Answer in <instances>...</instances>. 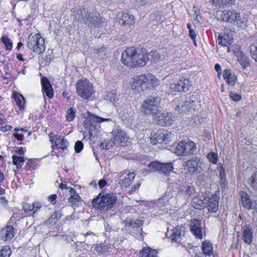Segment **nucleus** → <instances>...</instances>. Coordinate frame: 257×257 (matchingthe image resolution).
I'll list each match as a JSON object with an SVG mask.
<instances>
[{
	"label": "nucleus",
	"instance_id": "6ab92c4d",
	"mask_svg": "<svg viewBox=\"0 0 257 257\" xmlns=\"http://www.w3.org/2000/svg\"><path fill=\"white\" fill-rule=\"evenodd\" d=\"M87 21H84V24L88 27L94 26V27H99L102 23V20L99 16L96 14L94 15L91 13L90 10L89 11V16H87Z\"/></svg>",
	"mask_w": 257,
	"mask_h": 257
},
{
	"label": "nucleus",
	"instance_id": "37998d69",
	"mask_svg": "<svg viewBox=\"0 0 257 257\" xmlns=\"http://www.w3.org/2000/svg\"><path fill=\"white\" fill-rule=\"evenodd\" d=\"M1 41L5 45L6 50H11L13 47V43L7 36H3L1 38Z\"/></svg>",
	"mask_w": 257,
	"mask_h": 257
},
{
	"label": "nucleus",
	"instance_id": "f03ea898",
	"mask_svg": "<svg viewBox=\"0 0 257 257\" xmlns=\"http://www.w3.org/2000/svg\"><path fill=\"white\" fill-rule=\"evenodd\" d=\"M117 199V197L113 193H99L92 200L91 204L96 209L105 211L112 208Z\"/></svg>",
	"mask_w": 257,
	"mask_h": 257
},
{
	"label": "nucleus",
	"instance_id": "b1692460",
	"mask_svg": "<svg viewBox=\"0 0 257 257\" xmlns=\"http://www.w3.org/2000/svg\"><path fill=\"white\" fill-rule=\"evenodd\" d=\"M69 191L70 194V196L68 198L69 205L71 206H78L79 202L82 201L80 196L76 193V190L73 188H70Z\"/></svg>",
	"mask_w": 257,
	"mask_h": 257
},
{
	"label": "nucleus",
	"instance_id": "7ed1b4c3",
	"mask_svg": "<svg viewBox=\"0 0 257 257\" xmlns=\"http://www.w3.org/2000/svg\"><path fill=\"white\" fill-rule=\"evenodd\" d=\"M161 100L159 96H148L142 103L140 108L141 111L146 115L157 114L161 108Z\"/></svg>",
	"mask_w": 257,
	"mask_h": 257
},
{
	"label": "nucleus",
	"instance_id": "4c0bfd02",
	"mask_svg": "<svg viewBox=\"0 0 257 257\" xmlns=\"http://www.w3.org/2000/svg\"><path fill=\"white\" fill-rule=\"evenodd\" d=\"M94 56L99 59H103L107 57V50L105 47H101L99 49H94Z\"/></svg>",
	"mask_w": 257,
	"mask_h": 257
},
{
	"label": "nucleus",
	"instance_id": "a211bd4d",
	"mask_svg": "<svg viewBox=\"0 0 257 257\" xmlns=\"http://www.w3.org/2000/svg\"><path fill=\"white\" fill-rule=\"evenodd\" d=\"M15 233L13 226L8 225L1 231L2 239L5 241L10 240L14 237Z\"/></svg>",
	"mask_w": 257,
	"mask_h": 257
},
{
	"label": "nucleus",
	"instance_id": "5fc2aeb1",
	"mask_svg": "<svg viewBox=\"0 0 257 257\" xmlns=\"http://www.w3.org/2000/svg\"><path fill=\"white\" fill-rule=\"evenodd\" d=\"M83 148V144L81 141H77L74 146V149L76 153H80Z\"/></svg>",
	"mask_w": 257,
	"mask_h": 257
},
{
	"label": "nucleus",
	"instance_id": "f257e3e1",
	"mask_svg": "<svg viewBox=\"0 0 257 257\" xmlns=\"http://www.w3.org/2000/svg\"><path fill=\"white\" fill-rule=\"evenodd\" d=\"M149 59L141 50H136L131 47L127 48L121 55L122 62L132 68L145 65Z\"/></svg>",
	"mask_w": 257,
	"mask_h": 257
},
{
	"label": "nucleus",
	"instance_id": "20e7f679",
	"mask_svg": "<svg viewBox=\"0 0 257 257\" xmlns=\"http://www.w3.org/2000/svg\"><path fill=\"white\" fill-rule=\"evenodd\" d=\"M76 93L81 98L89 99L95 91L92 84L87 79H80L76 83Z\"/></svg>",
	"mask_w": 257,
	"mask_h": 257
},
{
	"label": "nucleus",
	"instance_id": "49530a36",
	"mask_svg": "<svg viewBox=\"0 0 257 257\" xmlns=\"http://www.w3.org/2000/svg\"><path fill=\"white\" fill-rule=\"evenodd\" d=\"M234 23H235L239 27L244 28L246 26V19L245 18H241L240 13H239V16L237 17L236 20H235Z\"/></svg>",
	"mask_w": 257,
	"mask_h": 257
},
{
	"label": "nucleus",
	"instance_id": "bf43d9fd",
	"mask_svg": "<svg viewBox=\"0 0 257 257\" xmlns=\"http://www.w3.org/2000/svg\"><path fill=\"white\" fill-rule=\"evenodd\" d=\"M222 7H229L234 4L236 0H222Z\"/></svg>",
	"mask_w": 257,
	"mask_h": 257
},
{
	"label": "nucleus",
	"instance_id": "69168bd1",
	"mask_svg": "<svg viewBox=\"0 0 257 257\" xmlns=\"http://www.w3.org/2000/svg\"><path fill=\"white\" fill-rule=\"evenodd\" d=\"M210 2L216 7L219 8L222 7L223 2L222 0H210Z\"/></svg>",
	"mask_w": 257,
	"mask_h": 257
},
{
	"label": "nucleus",
	"instance_id": "bb28decb",
	"mask_svg": "<svg viewBox=\"0 0 257 257\" xmlns=\"http://www.w3.org/2000/svg\"><path fill=\"white\" fill-rule=\"evenodd\" d=\"M197 103L193 98L186 97L185 100L183 101V104L182 105L183 110H184V112H186L191 109L195 110L196 107Z\"/></svg>",
	"mask_w": 257,
	"mask_h": 257
},
{
	"label": "nucleus",
	"instance_id": "58836bf2",
	"mask_svg": "<svg viewBox=\"0 0 257 257\" xmlns=\"http://www.w3.org/2000/svg\"><path fill=\"white\" fill-rule=\"evenodd\" d=\"M13 97L20 109L21 110L24 108L25 98L21 94H13Z\"/></svg>",
	"mask_w": 257,
	"mask_h": 257
},
{
	"label": "nucleus",
	"instance_id": "4468645a",
	"mask_svg": "<svg viewBox=\"0 0 257 257\" xmlns=\"http://www.w3.org/2000/svg\"><path fill=\"white\" fill-rule=\"evenodd\" d=\"M117 19L119 24L123 27H129L135 23V18L133 15L127 13L118 14Z\"/></svg>",
	"mask_w": 257,
	"mask_h": 257
},
{
	"label": "nucleus",
	"instance_id": "dca6fc26",
	"mask_svg": "<svg viewBox=\"0 0 257 257\" xmlns=\"http://www.w3.org/2000/svg\"><path fill=\"white\" fill-rule=\"evenodd\" d=\"M239 16V13L236 11L224 10L221 15V19L224 22L234 23Z\"/></svg>",
	"mask_w": 257,
	"mask_h": 257
},
{
	"label": "nucleus",
	"instance_id": "6e6d98bb",
	"mask_svg": "<svg viewBox=\"0 0 257 257\" xmlns=\"http://www.w3.org/2000/svg\"><path fill=\"white\" fill-rule=\"evenodd\" d=\"M170 197H169L168 195H167V193H166L165 195H163L159 199V203L158 204L160 205V206H163L165 204V201H168Z\"/></svg>",
	"mask_w": 257,
	"mask_h": 257
},
{
	"label": "nucleus",
	"instance_id": "603ef678",
	"mask_svg": "<svg viewBox=\"0 0 257 257\" xmlns=\"http://www.w3.org/2000/svg\"><path fill=\"white\" fill-rule=\"evenodd\" d=\"M249 182L252 187L255 190H257V173H254L249 178Z\"/></svg>",
	"mask_w": 257,
	"mask_h": 257
},
{
	"label": "nucleus",
	"instance_id": "13d9d810",
	"mask_svg": "<svg viewBox=\"0 0 257 257\" xmlns=\"http://www.w3.org/2000/svg\"><path fill=\"white\" fill-rule=\"evenodd\" d=\"M164 143L165 144H168L169 142H170L172 140V134L170 132H165L164 131Z\"/></svg>",
	"mask_w": 257,
	"mask_h": 257
},
{
	"label": "nucleus",
	"instance_id": "de8ad7c7",
	"mask_svg": "<svg viewBox=\"0 0 257 257\" xmlns=\"http://www.w3.org/2000/svg\"><path fill=\"white\" fill-rule=\"evenodd\" d=\"M68 146L69 143L65 138H62L61 140V142L59 143V145L57 143H55V146H56L58 149H60L61 150L66 149Z\"/></svg>",
	"mask_w": 257,
	"mask_h": 257
},
{
	"label": "nucleus",
	"instance_id": "09e8293b",
	"mask_svg": "<svg viewBox=\"0 0 257 257\" xmlns=\"http://www.w3.org/2000/svg\"><path fill=\"white\" fill-rule=\"evenodd\" d=\"M58 216V213L57 212H54L49 219L45 222V223L47 225H50L55 223L57 220Z\"/></svg>",
	"mask_w": 257,
	"mask_h": 257
},
{
	"label": "nucleus",
	"instance_id": "cd10ccee",
	"mask_svg": "<svg viewBox=\"0 0 257 257\" xmlns=\"http://www.w3.org/2000/svg\"><path fill=\"white\" fill-rule=\"evenodd\" d=\"M123 222L126 227H131L133 228L141 227L143 226L144 224L143 220L140 218H137L136 220H133L131 218L126 217Z\"/></svg>",
	"mask_w": 257,
	"mask_h": 257
},
{
	"label": "nucleus",
	"instance_id": "680f3d73",
	"mask_svg": "<svg viewBox=\"0 0 257 257\" xmlns=\"http://www.w3.org/2000/svg\"><path fill=\"white\" fill-rule=\"evenodd\" d=\"M148 56L152 57V58L155 61L159 59L161 57L159 53L156 51H151L148 54Z\"/></svg>",
	"mask_w": 257,
	"mask_h": 257
},
{
	"label": "nucleus",
	"instance_id": "a19ab883",
	"mask_svg": "<svg viewBox=\"0 0 257 257\" xmlns=\"http://www.w3.org/2000/svg\"><path fill=\"white\" fill-rule=\"evenodd\" d=\"M76 109L75 107H71L66 111V119L69 121H72L75 117Z\"/></svg>",
	"mask_w": 257,
	"mask_h": 257
},
{
	"label": "nucleus",
	"instance_id": "4d7b16f0",
	"mask_svg": "<svg viewBox=\"0 0 257 257\" xmlns=\"http://www.w3.org/2000/svg\"><path fill=\"white\" fill-rule=\"evenodd\" d=\"M229 96H230L231 99L233 101H235V102L239 101V100H241V99L242 98L241 95H240L238 94H237V93H233L232 91H231L230 92Z\"/></svg>",
	"mask_w": 257,
	"mask_h": 257
},
{
	"label": "nucleus",
	"instance_id": "e433bc0d",
	"mask_svg": "<svg viewBox=\"0 0 257 257\" xmlns=\"http://www.w3.org/2000/svg\"><path fill=\"white\" fill-rule=\"evenodd\" d=\"M164 131H162L161 130L158 131L156 134H154L152 136L151 139L152 140V142L154 144H157V143H164Z\"/></svg>",
	"mask_w": 257,
	"mask_h": 257
},
{
	"label": "nucleus",
	"instance_id": "1a4fd4ad",
	"mask_svg": "<svg viewBox=\"0 0 257 257\" xmlns=\"http://www.w3.org/2000/svg\"><path fill=\"white\" fill-rule=\"evenodd\" d=\"M114 144L124 146L128 139L126 132L122 130L119 126L115 127L112 131Z\"/></svg>",
	"mask_w": 257,
	"mask_h": 257
},
{
	"label": "nucleus",
	"instance_id": "c756f323",
	"mask_svg": "<svg viewBox=\"0 0 257 257\" xmlns=\"http://www.w3.org/2000/svg\"><path fill=\"white\" fill-rule=\"evenodd\" d=\"M89 10L87 8H83L78 10L75 18L77 19L78 21L80 23H84V21L87 20V16H89Z\"/></svg>",
	"mask_w": 257,
	"mask_h": 257
},
{
	"label": "nucleus",
	"instance_id": "774afa93",
	"mask_svg": "<svg viewBox=\"0 0 257 257\" xmlns=\"http://www.w3.org/2000/svg\"><path fill=\"white\" fill-rule=\"evenodd\" d=\"M57 198V195L56 194H52L48 197V200L52 204H54L56 202V199Z\"/></svg>",
	"mask_w": 257,
	"mask_h": 257
},
{
	"label": "nucleus",
	"instance_id": "393cba45",
	"mask_svg": "<svg viewBox=\"0 0 257 257\" xmlns=\"http://www.w3.org/2000/svg\"><path fill=\"white\" fill-rule=\"evenodd\" d=\"M218 44L223 46L228 47L233 42V39L231 35L228 34H220L218 38Z\"/></svg>",
	"mask_w": 257,
	"mask_h": 257
},
{
	"label": "nucleus",
	"instance_id": "ea45409f",
	"mask_svg": "<svg viewBox=\"0 0 257 257\" xmlns=\"http://www.w3.org/2000/svg\"><path fill=\"white\" fill-rule=\"evenodd\" d=\"M12 251L9 245L0 246V257H9Z\"/></svg>",
	"mask_w": 257,
	"mask_h": 257
},
{
	"label": "nucleus",
	"instance_id": "9d476101",
	"mask_svg": "<svg viewBox=\"0 0 257 257\" xmlns=\"http://www.w3.org/2000/svg\"><path fill=\"white\" fill-rule=\"evenodd\" d=\"M156 120L158 123L162 126H169L174 121V117L171 113L166 111L161 112L160 110L157 114Z\"/></svg>",
	"mask_w": 257,
	"mask_h": 257
},
{
	"label": "nucleus",
	"instance_id": "864d4df0",
	"mask_svg": "<svg viewBox=\"0 0 257 257\" xmlns=\"http://www.w3.org/2000/svg\"><path fill=\"white\" fill-rule=\"evenodd\" d=\"M23 210L26 213H28L33 210V205L26 202L22 203Z\"/></svg>",
	"mask_w": 257,
	"mask_h": 257
},
{
	"label": "nucleus",
	"instance_id": "8fccbe9b",
	"mask_svg": "<svg viewBox=\"0 0 257 257\" xmlns=\"http://www.w3.org/2000/svg\"><path fill=\"white\" fill-rule=\"evenodd\" d=\"M161 163L159 162H152L148 165V167L150 168V172L159 171L160 169V166Z\"/></svg>",
	"mask_w": 257,
	"mask_h": 257
},
{
	"label": "nucleus",
	"instance_id": "2f4dec72",
	"mask_svg": "<svg viewBox=\"0 0 257 257\" xmlns=\"http://www.w3.org/2000/svg\"><path fill=\"white\" fill-rule=\"evenodd\" d=\"M158 251L150 247L144 248L139 252L140 257H158Z\"/></svg>",
	"mask_w": 257,
	"mask_h": 257
},
{
	"label": "nucleus",
	"instance_id": "0eeeda50",
	"mask_svg": "<svg viewBox=\"0 0 257 257\" xmlns=\"http://www.w3.org/2000/svg\"><path fill=\"white\" fill-rule=\"evenodd\" d=\"M134 82L136 85L135 88H133V86H132L133 89H136L137 86H142L143 85H145L146 87L148 88L152 85H155L158 83L155 76L150 73L141 74L137 76L134 79Z\"/></svg>",
	"mask_w": 257,
	"mask_h": 257
},
{
	"label": "nucleus",
	"instance_id": "338daca9",
	"mask_svg": "<svg viewBox=\"0 0 257 257\" xmlns=\"http://www.w3.org/2000/svg\"><path fill=\"white\" fill-rule=\"evenodd\" d=\"M106 247L105 245L102 244H99L95 247V249L98 253H103L105 251Z\"/></svg>",
	"mask_w": 257,
	"mask_h": 257
},
{
	"label": "nucleus",
	"instance_id": "c85d7f7f",
	"mask_svg": "<svg viewBox=\"0 0 257 257\" xmlns=\"http://www.w3.org/2000/svg\"><path fill=\"white\" fill-rule=\"evenodd\" d=\"M120 98V95L117 94L115 91L109 92L106 95V99L112 102L115 107H119L121 101Z\"/></svg>",
	"mask_w": 257,
	"mask_h": 257
},
{
	"label": "nucleus",
	"instance_id": "ddd939ff",
	"mask_svg": "<svg viewBox=\"0 0 257 257\" xmlns=\"http://www.w3.org/2000/svg\"><path fill=\"white\" fill-rule=\"evenodd\" d=\"M201 221L197 219H193L190 222V230L196 238L202 239L203 237Z\"/></svg>",
	"mask_w": 257,
	"mask_h": 257
},
{
	"label": "nucleus",
	"instance_id": "39448f33",
	"mask_svg": "<svg viewBox=\"0 0 257 257\" xmlns=\"http://www.w3.org/2000/svg\"><path fill=\"white\" fill-rule=\"evenodd\" d=\"M27 45L33 52L38 54L43 53L46 49L44 39L39 33L35 34L31 33L29 35Z\"/></svg>",
	"mask_w": 257,
	"mask_h": 257
},
{
	"label": "nucleus",
	"instance_id": "7c9ffc66",
	"mask_svg": "<svg viewBox=\"0 0 257 257\" xmlns=\"http://www.w3.org/2000/svg\"><path fill=\"white\" fill-rule=\"evenodd\" d=\"M173 164L172 162L161 163L159 172L165 176H167L170 172L173 171Z\"/></svg>",
	"mask_w": 257,
	"mask_h": 257
},
{
	"label": "nucleus",
	"instance_id": "c03bdc74",
	"mask_svg": "<svg viewBox=\"0 0 257 257\" xmlns=\"http://www.w3.org/2000/svg\"><path fill=\"white\" fill-rule=\"evenodd\" d=\"M12 160L13 164L17 166V168H20L22 167L20 164L25 161V159L23 157H19L15 155H13Z\"/></svg>",
	"mask_w": 257,
	"mask_h": 257
},
{
	"label": "nucleus",
	"instance_id": "f704fd0d",
	"mask_svg": "<svg viewBox=\"0 0 257 257\" xmlns=\"http://www.w3.org/2000/svg\"><path fill=\"white\" fill-rule=\"evenodd\" d=\"M237 59L243 68H246L251 65V62L249 58L244 53L238 57Z\"/></svg>",
	"mask_w": 257,
	"mask_h": 257
},
{
	"label": "nucleus",
	"instance_id": "79ce46f5",
	"mask_svg": "<svg viewBox=\"0 0 257 257\" xmlns=\"http://www.w3.org/2000/svg\"><path fill=\"white\" fill-rule=\"evenodd\" d=\"M174 105H175V110L178 111L179 112H183L184 110H183L182 108V105L183 104V101L180 98H176L173 100Z\"/></svg>",
	"mask_w": 257,
	"mask_h": 257
},
{
	"label": "nucleus",
	"instance_id": "aec40b11",
	"mask_svg": "<svg viewBox=\"0 0 257 257\" xmlns=\"http://www.w3.org/2000/svg\"><path fill=\"white\" fill-rule=\"evenodd\" d=\"M178 188L179 192L182 193L183 196L186 199L194 197L195 195L196 191L193 186L186 184L185 185H180Z\"/></svg>",
	"mask_w": 257,
	"mask_h": 257
},
{
	"label": "nucleus",
	"instance_id": "423d86ee",
	"mask_svg": "<svg viewBox=\"0 0 257 257\" xmlns=\"http://www.w3.org/2000/svg\"><path fill=\"white\" fill-rule=\"evenodd\" d=\"M196 149V144L193 142L182 141L177 145L174 153L178 156H186L193 154Z\"/></svg>",
	"mask_w": 257,
	"mask_h": 257
},
{
	"label": "nucleus",
	"instance_id": "a18cd8bd",
	"mask_svg": "<svg viewBox=\"0 0 257 257\" xmlns=\"http://www.w3.org/2000/svg\"><path fill=\"white\" fill-rule=\"evenodd\" d=\"M207 158L210 162L213 164H216L218 159V154L213 152H210L207 155Z\"/></svg>",
	"mask_w": 257,
	"mask_h": 257
},
{
	"label": "nucleus",
	"instance_id": "c9c22d12",
	"mask_svg": "<svg viewBox=\"0 0 257 257\" xmlns=\"http://www.w3.org/2000/svg\"><path fill=\"white\" fill-rule=\"evenodd\" d=\"M206 198L201 200L198 198L194 197L192 201V204L195 209H201L202 208H204L206 207Z\"/></svg>",
	"mask_w": 257,
	"mask_h": 257
},
{
	"label": "nucleus",
	"instance_id": "2eb2a0df",
	"mask_svg": "<svg viewBox=\"0 0 257 257\" xmlns=\"http://www.w3.org/2000/svg\"><path fill=\"white\" fill-rule=\"evenodd\" d=\"M185 230V228L183 226H177L173 229L170 231L168 230L166 233V236L170 238L173 241H177L180 238L181 234Z\"/></svg>",
	"mask_w": 257,
	"mask_h": 257
},
{
	"label": "nucleus",
	"instance_id": "3c124183",
	"mask_svg": "<svg viewBox=\"0 0 257 257\" xmlns=\"http://www.w3.org/2000/svg\"><path fill=\"white\" fill-rule=\"evenodd\" d=\"M113 142H110L108 140H105L100 144V148L102 150H109L112 147Z\"/></svg>",
	"mask_w": 257,
	"mask_h": 257
},
{
	"label": "nucleus",
	"instance_id": "0e129e2a",
	"mask_svg": "<svg viewBox=\"0 0 257 257\" xmlns=\"http://www.w3.org/2000/svg\"><path fill=\"white\" fill-rule=\"evenodd\" d=\"M33 209H35V210L33 212V214H34L39 209H40L42 206V204L41 202L36 201L33 203Z\"/></svg>",
	"mask_w": 257,
	"mask_h": 257
},
{
	"label": "nucleus",
	"instance_id": "e2e57ef3",
	"mask_svg": "<svg viewBox=\"0 0 257 257\" xmlns=\"http://www.w3.org/2000/svg\"><path fill=\"white\" fill-rule=\"evenodd\" d=\"M232 51L234 54L235 55L236 58L239 57L241 54H242L243 52L240 50V48L239 47L234 46L233 47Z\"/></svg>",
	"mask_w": 257,
	"mask_h": 257
},
{
	"label": "nucleus",
	"instance_id": "f8f14e48",
	"mask_svg": "<svg viewBox=\"0 0 257 257\" xmlns=\"http://www.w3.org/2000/svg\"><path fill=\"white\" fill-rule=\"evenodd\" d=\"M219 197L216 195H212L206 201V207L210 213H216L219 208Z\"/></svg>",
	"mask_w": 257,
	"mask_h": 257
},
{
	"label": "nucleus",
	"instance_id": "5701e85b",
	"mask_svg": "<svg viewBox=\"0 0 257 257\" xmlns=\"http://www.w3.org/2000/svg\"><path fill=\"white\" fill-rule=\"evenodd\" d=\"M242 239L246 243L250 244L253 238V231L251 227L248 224L244 225L242 227Z\"/></svg>",
	"mask_w": 257,
	"mask_h": 257
},
{
	"label": "nucleus",
	"instance_id": "6e6552de",
	"mask_svg": "<svg viewBox=\"0 0 257 257\" xmlns=\"http://www.w3.org/2000/svg\"><path fill=\"white\" fill-rule=\"evenodd\" d=\"M202 160L197 157H192L186 162V166L188 172L192 175H197L203 171L201 167Z\"/></svg>",
	"mask_w": 257,
	"mask_h": 257
},
{
	"label": "nucleus",
	"instance_id": "473e14b6",
	"mask_svg": "<svg viewBox=\"0 0 257 257\" xmlns=\"http://www.w3.org/2000/svg\"><path fill=\"white\" fill-rule=\"evenodd\" d=\"M203 253L207 256L213 255V249L212 243L210 241H204L201 246Z\"/></svg>",
	"mask_w": 257,
	"mask_h": 257
},
{
	"label": "nucleus",
	"instance_id": "f3484780",
	"mask_svg": "<svg viewBox=\"0 0 257 257\" xmlns=\"http://www.w3.org/2000/svg\"><path fill=\"white\" fill-rule=\"evenodd\" d=\"M111 121V119L110 118H102L97 115L92 114L91 116H89L88 117L85 119V120L82 122V124L84 127L87 130L88 128H90V124L92 122H96L99 123L103 121Z\"/></svg>",
	"mask_w": 257,
	"mask_h": 257
},
{
	"label": "nucleus",
	"instance_id": "052dcab7",
	"mask_svg": "<svg viewBox=\"0 0 257 257\" xmlns=\"http://www.w3.org/2000/svg\"><path fill=\"white\" fill-rule=\"evenodd\" d=\"M249 52L251 55L252 58L257 62V46H254V49L251 48Z\"/></svg>",
	"mask_w": 257,
	"mask_h": 257
},
{
	"label": "nucleus",
	"instance_id": "4be33fe9",
	"mask_svg": "<svg viewBox=\"0 0 257 257\" xmlns=\"http://www.w3.org/2000/svg\"><path fill=\"white\" fill-rule=\"evenodd\" d=\"M41 84L42 89L46 95L50 99L53 98L54 96L53 89L49 80L46 77H43L41 79Z\"/></svg>",
	"mask_w": 257,
	"mask_h": 257
},
{
	"label": "nucleus",
	"instance_id": "a878e982",
	"mask_svg": "<svg viewBox=\"0 0 257 257\" xmlns=\"http://www.w3.org/2000/svg\"><path fill=\"white\" fill-rule=\"evenodd\" d=\"M223 76L227 84L230 86H234L237 80V77L235 75L232 73L230 69L224 70Z\"/></svg>",
	"mask_w": 257,
	"mask_h": 257
},
{
	"label": "nucleus",
	"instance_id": "9b49d317",
	"mask_svg": "<svg viewBox=\"0 0 257 257\" xmlns=\"http://www.w3.org/2000/svg\"><path fill=\"white\" fill-rule=\"evenodd\" d=\"M190 86V81L188 79L182 78L177 83H173L170 85V89L173 91L186 92Z\"/></svg>",
	"mask_w": 257,
	"mask_h": 257
},
{
	"label": "nucleus",
	"instance_id": "412c9836",
	"mask_svg": "<svg viewBox=\"0 0 257 257\" xmlns=\"http://www.w3.org/2000/svg\"><path fill=\"white\" fill-rule=\"evenodd\" d=\"M241 203L247 209H253L257 212V201H250L247 194L243 193L241 196Z\"/></svg>",
	"mask_w": 257,
	"mask_h": 257
},
{
	"label": "nucleus",
	"instance_id": "72a5a7b5",
	"mask_svg": "<svg viewBox=\"0 0 257 257\" xmlns=\"http://www.w3.org/2000/svg\"><path fill=\"white\" fill-rule=\"evenodd\" d=\"M136 174L134 172L128 173L126 176L121 175L120 180L121 181V185L126 187L130 185L133 181Z\"/></svg>",
	"mask_w": 257,
	"mask_h": 257
}]
</instances>
